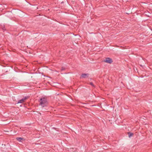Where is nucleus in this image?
Returning a JSON list of instances; mask_svg holds the SVG:
<instances>
[{"mask_svg": "<svg viewBox=\"0 0 152 152\" xmlns=\"http://www.w3.org/2000/svg\"><path fill=\"white\" fill-rule=\"evenodd\" d=\"M39 105L42 107H46L48 106V102L47 99L46 97H42L39 100Z\"/></svg>", "mask_w": 152, "mask_h": 152, "instance_id": "obj_1", "label": "nucleus"}, {"mask_svg": "<svg viewBox=\"0 0 152 152\" xmlns=\"http://www.w3.org/2000/svg\"><path fill=\"white\" fill-rule=\"evenodd\" d=\"M104 62L110 64H111L113 62L112 59L110 58H107L104 60Z\"/></svg>", "mask_w": 152, "mask_h": 152, "instance_id": "obj_2", "label": "nucleus"}, {"mask_svg": "<svg viewBox=\"0 0 152 152\" xmlns=\"http://www.w3.org/2000/svg\"><path fill=\"white\" fill-rule=\"evenodd\" d=\"M16 139L19 142H21L22 141H24L25 140L24 138L20 137H17L16 138Z\"/></svg>", "mask_w": 152, "mask_h": 152, "instance_id": "obj_3", "label": "nucleus"}, {"mask_svg": "<svg viewBox=\"0 0 152 152\" xmlns=\"http://www.w3.org/2000/svg\"><path fill=\"white\" fill-rule=\"evenodd\" d=\"M88 74L83 73L80 76V78H81V77L85 78L86 77V76L88 77Z\"/></svg>", "mask_w": 152, "mask_h": 152, "instance_id": "obj_4", "label": "nucleus"}, {"mask_svg": "<svg viewBox=\"0 0 152 152\" xmlns=\"http://www.w3.org/2000/svg\"><path fill=\"white\" fill-rule=\"evenodd\" d=\"M127 134L128 135L129 137L130 138L132 137L134 135V134L130 132H127Z\"/></svg>", "mask_w": 152, "mask_h": 152, "instance_id": "obj_5", "label": "nucleus"}, {"mask_svg": "<svg viewBox=\"0 0 152 152\" xmlns=\"http://www.w3.org/2000/svg\"><path fill=\"white\" fill-rule=\"evenodd\" d=\"M25 101L23 100V99H20V100H19L18 101V102L17 103V104H18V103H23Z\"/></svg>", "mask_w": 152, "mask_h": 152, "instance_id": "obj_6", "label": "nucleus"}, {"mask_svg": "<svg viewBox=\"0 0 152 152\" xmlns=\"http://www.w3.org/2000/svg\"><path fill=\"white\" fill-rule=\"evenodd\" d=\"M29 98V97L28 96H26L24 97L23 98H22L23 99V100L25 101L28 99Z\"/></svg>", "mask_w": 152, "mask_h": 152, "instance_id": "obj_7", "label": "nucleus"}, {"mask_svg": "<svg viewBox=\"0 0 152 152\" xmlns=\"http://www.w3.org/2000/svg\"><path fill=\"white\" fill-rule=\"evenodd\" d=\"M89 84L91 85V86H92L94 87H95V86H94V85L93 84V83L92 82H90L89 83Z\"/></svg>", "mask_w": 152, "mask_h": 152, "instance_id": "obj_8", "label": "nucleus"}, {"mask_svg": "<svg viewBox=\"0 0 152 152\" xmlns=\"http://www.w3.org/2000/svg\"><path fill=\"white\" fill-rule=\"evenodd\" d=\"M65 69V68L62 67L61 69V71H62L64 70Z\"/></svg>", "mask_w": 152, "mask_h": 152, "instance_id": "obj_9", "label": "nucleus"}, {"mask_svg": "<svg viewBox=\"0 0 152 152\" xmlns=\"http://www.w3.org/2000/svg\"><path fill=\"white\" fill-rule=\"evenodd\" d=\"M2 29H3V30H5V27H3V28H2Z\"/></svg>", "mask_w": 152, "mask_h": 152, "instance_id": "obj_10", "label": "nucleus"}]
</instances>
